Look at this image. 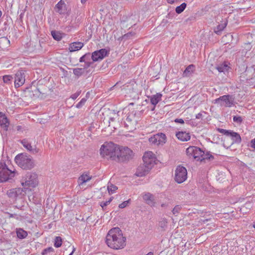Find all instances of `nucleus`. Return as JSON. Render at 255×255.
I'll use <instances>...</instances> for the list:
<instances>
[{
    "label": "nucleus",
    "instance_id": "f257e3e1",
    "mask_svg": "<svg viewBox=\"0 0 255 255\" xmlns=\"http://www.w3.org/2000/svg\"><path fill=\"white\" fill-rule=\"evenodd\" d=\"M101 154L118 162L127 163L132 160L134 153L128 147H120L112 142L104 144L100 148Z\"/></svg>",
    "mask_w": 255,
    "mask_h": 255
},
{
    "label": "nucleus",
    "instance_id": "f03ea898",
    "mask_svg": "<svg viewBox=\"0 0 255 255\" xmlns=\"http://www.w3.org/2000/svg\"><path fill=\"white\" fill-rule=\"evenodd\" d=\"M126 238L123 237L122 230L118 227L111 229L106 236V242L110 248L119 250L126 246Z\"/></svg>",
    "mask_w": 255,
    "mask_h": 255
},
{
    "label": "nucleus",
    "instance_id": "7ed1b4c3",
    "mask_svg": "<svg viewBox=\"0 0 255 255\" xmlns=\"http://www.w3.org/2000/svg\"><path fill=\"white\" fill-rule=\"evenodd\" d=\"M142 159L143 163L138 167L135 173V175L138 177H142L148 174L154 164V159L148 157V153L144 154Z\"/></svg>",
    "mask_w": 255,
    "mask_h": 255
},
{
    "label": "nucleus",
    "instance_id": "20e7f679",
    "mask_svg": "<svg viewBox=\"0 0 255 255\" xmlns=\"http://www.w3.org/2000/svg\"><path fill=\"white\" fill-rule=\"evenodd\" d=\"M14 160L18 166L23 169H31L35 165L32 158L26 153L18 154L15 157Z\"/></svg>",
    "mask_w": 255,
    "mask_h": 255
},
{
    "label": "nucleus",
    "instance_id": "39448f33",
    "mask_svg": "<svg viewBox=\"0 0 255 255\" xmlns=\"http://www.w3.org/2000/svg\"><path fill=\"white\" fill-rule=\"evenodd\" d=\"M37 184V175L35 173H27L21 180V185L26 189H28L29 187L34 188Z\"/></svg>",
    "mask_w": 255,
    "mask_h": 255
},
{
    "label": "nucleus",
    "instance_id": "423d86ee",
    "mask_svg": "<svg viewBox=\"0 0 255 255\" xmlns=\"http://www.w3.org/2000/svg\"><path fill=\"white\" fill-rule=\"evenodd\" d=\"M14 171L9 170L4 162H0V182H4L15 176Z\"/></svg>",
    "mask_w": 255,
    "mask_h": 255
},
{
    "label": "nucleus",
    "instance_id": "0eeeda50",
    "mask_svg": "<svg viewBox=\"0 0 255 255\" xmlns=\"http://www.w3.org/2000/svg\"><path fill=\"white\" fill-rule=\"evenodd\" d=\"M187 177V171L185 167L182 165L177 166L175 171V181L178 183H182Z\"/></svg>",
    "mask_w": 255,
    "mask_h": 255
},
{
    "label": "nucleus",
    "instance_id": "6e6552de",
    "mask_svg": "<svg viewBox=\"0 0 255 255\" xmlns=\"http://www.w3.org/2000/svg\"><path fill=\"white\" fill-rule=\"evenodd\" d=\"M235 98L232 95H226L220 96L215 100V103L219 104L221 106L231 107L234 105Z\"/></svg>",
    "mask_w": 255,
    "mask_h": 255
},
{
    "label": "nucleus",
    "instance_id": "1a4fd4ad",
    "mask_svg": "<svg viewBox=\"0 0 255 255\" xmlns=\"http://www.w3.org/2000/svg\"><path fill=\"white\" fill-rule=\"evenodd\" d=\"M109 54V50H107L105 48H102L93 52L91 55V59L93 60V62H96L102 60L107 56Z\"/></svg>",
    "mask_w": 255,
    "mask_h": 255
},
{
    "label": "nucleus",
    "instance_id": "9d476101",
    "mask_svg": "<svg viewBox=\"0 0 255 255\" xmlns=\"http://www.w3.org/2000/svg\"><path fill=\"white\" fill-rule=\"evenodd\" d=\"M25 71L19 70L15 74L14 86L18 88L23 85L25 81Z\"/></svg>",
    "mask_w": 255,
    "mask_h": 255
},
{
    "label": "nucleus",
    "instance_id": "9b49d317",
    "mask_svg": "<svg viewBox=\"0 0 255 255\" xmlns=\"http://www.w3.org/2000/svg\"><path fill=\"white\" fill-rule=\"evenodd\" d=\"M22 145L31 153L36 154L39 152V149L36 145L32 146L26 139H24L20 141Z\"/></svg>",
    "mask_w": 255,
    "mask_h": 255
},
{
    "label": "nucleus",
    "instance_id": "f8f14e48",
    "mask_svg": "<svg viewBox=\"0 0 255 255\" xmlns=\"http://www.w3.org/2000/svg\"><path fill=\"white\" fill-rule=\"evenodd\" d=\"M131 116L128 115L124 122L125 126L129 131L133 130L135 128L134 122L132 121Z\"/></svg>",
    "mask_w": 255,
    "mask_h": 255
},
{
    "label": "nucleus",
    "instance_id": "ddd939ff",
    "mask_svg": "<svg viewBox=\"0 0 255 255\" xmlns=\"http://www.w3.org/2000/svg\"><path fill=\"white\" fill-rule=\"evenodd\" d=\"M176 136L178 139L182 141H186L190 139V133L186 131H178L176 132Z\"/></svg>",
    "mask_w": 255,
    "mask_h": 255
},
{
    "label": "nucleus",
    "instance_id": "4468645a",
    "mask_svg": "<svg viewBox=\"0 0 255 255\" xmlns=\"http://www.w3.org/2000/svg\"><path fill=\"white\" fill-rule=\"evenodd\" d=\"M84 46V43L81 42H74L71 43L69 47L70 52H72L80 50Z\"/></svg>",
    "mask_w": 255,
    "mask_h": 255
},
{
    "label": "nucleus",
    "instance_id": "2eb2a0df",
    "mask_svg": "<svg viewBox=\"0 0 255 255\" xmlns=\"http://www.w3.org/2000/svg\"><path fill=\"white\" fill-rule=\"evenodd\" d=\"M143 199L150 206H154V196L152 194L150 193H147L143 196Z\"/></svg>",
    "mask_w": 255,
    "mask_h": 255
},
{
    "label": "nucleus",
    "instance_id": "dca6fc26",
    "mask_svg": "<svg viewBox=\"0 0 255 255\" xmlns=\"http://www.w3.org/2000/svg\"><path fill=\"white\" fill-rule=\"evenodd\" d=\"M162 97V94L158 93L155 95H152L150 97V102L152 105H154L153 108L152 109V111H153L155 106L156 104L161 100Z\"/></svg>",
    "mask_w": 255,
    "mask_h": 255
},
{
    "label": "nucleus",
    "instance_id": "f3484780",
    "mask_svg": "<svg viewBox=\"0 0 255 255\" xmlns=\"http://www.w3.org/2000/svg\"><path fill=\"white\" fill-rule=\"evenodd\" d=\"M56 11L60 14H64L65 12L66 5L62 0H60L56 5Z\"/></svg>",
    "mask_w": 255,
    "mask_h": 255
},
{
    "label": "nucleus",
    "instance_id": "a211bd4d",
    "mask_svg": "<svg viewBox=\"0 0 255 255\" xmlns=\"http://www.w3.org/2000/svg\"><path fill=\"white\" fill-rule=\"evenodd\" d=\"M229 136H230L233 140V143H240L242 141V138L240 135L233 130L231 131Z\"/></svg>",
    "mask_w": 255,
    "mask_h": 255
},
{
    "label": "nucleus",
    "instance_id": "6ab92c4d",
    "mask_svg": "<svg viewBox=\"0 0 255 255\" xmlns=\"http://www.w3.org/2000/svg\"><path fill=\"white\" fill-rule=\"evenodd\" d=\"M8 125L9 122L8 121V119L5 117L4 114L1 112H0V126L5 128L6 130H7V128H8Z\"/></svg>",
    "mask_w": 255,
    "mask_h": 255
},
{
    "label": "nucleus",
    "instance_id": "aec40b11",
    "mask_svg": "<svg viewBox=\"0 0 255 255\" xmlns=\"http://www.w3.org/2000/svg\"><path fill=\"white\" fill-rule=\"evenodd\" d=\"M227 25V20H226L223 23L218 24L216 27H215L214 30V32L217 34L218 35H220L221 33V32L226 27Z\"/></svg>",
    "mask_w": 255,
    "mask_h": 255
},
{
    "label": "nucleus",
    "instance_id": "412c9836",
    "mask_svg": "<svg viewBox=\"0 0 255 255\" xmlns=\"http://www.w3.org/2000/svg\"><path fill=\"white\" fill-rule=\"evenodd\" d=\"M202 155H204V151L200 148L196 146L194 154V158L196 159L197 161H201Z\"/></svg>",
    "mask_w": 255,
    "mask_h": 255
},
{
    "label": "nucleus",
    "instance_id": "4be33fe9",
    "mask_svg": "<svg viewBox=\"0 0 255 255\" xmlns=\"http://www.w3.org/2000/svg\"><path fill=\"white\" fill-rule=\"evenodd\" d=\"M51 35L54 39L57 41H60L63 37V35H65L64 33H61L59 31L52 30L51 32Z\"/></svg>",
    "mask_w": 255,
    "mask_h": 255
},
{
    "label": "nucleus",
    "instance_id": "5701e85b",
    "mask_svg": "<svg viewBox=\"0 0 255 255\" xmlns=\"http://www.w3.org/2000/svg\"><path fill=\"white\" fill-rule=\"evenodd\" d=\"M16 235L18 238L23 239L27 236V233L21 228L16 229Z\"/></svg>",
    "mask_w": 255,
    "mask_h": 255
},
{
    "label": "nucleus",
    "instance_id": "b1692460",
    "mask_svg": "<svg viewBox=\"0 0 255 255\" xmlns=\"http://www.w3.org/2000/svg\"><path fill=\"white\" fill-rule=\"evenodd\" d=\"M195 70V66L193 64L189 65L187 67L183 72L184 76H189Z\"/></svg>",
    "mask_w": 255,
    "mask_h": 255
},
{
    "label": "nucleus",
    "instance_id": "393cba45",
    "mask_svg": "<svg viewBox=\"0 0 255 255\" xmlns=\"http://www.w3.org/2000/svg\"><path fill=\"white\" fill-rule=\"evenodd\" d=\"M229 67L227 64L226 62L222 63L216 67V69L220 72H227L228 70Z\"/></svg>",
    "mask_w": 255,
    "mask_h": 255
},
{
    "label": "nucleus",
    "instance_id": "a878e982",
    "mask_svg": "<svg viewBox=\"0 0 255 255\" xmlns=\"http://www.w3.org/2000/svg\"><path fill=\"white\" fill-rule=\"evenodd\" d=\"M73 74L78 78L81 76L85 72V68H77L73 69Z\"/></svg>",
    "mask_w": 255,
    "mask_h": 255
},
{
    "label": "nucleus",
    "instance_id": "bb28decb",
    "mask_svg": "<svg viewBox=\"0 0 255 255\" xmlns=\"http://www.w3.org/2000/svg\"><path fill=\"white\" fill-rule=\"evenodd\" d=\"M20 191V189H12L7 191V195L10 198H15L17 197L18 195V192Z\"/></svg>",
    "mask_w": 255,
    "mask_h": 255
},
{
    "label": "nucleus",
    "instance_id": "cd10ccee",
    "mask_svg": "<svg viewBox=\"0 0 255 255\" xmlns=\"http://www.w3.org/2000/svg\"><path fill=\"white\" fill-rule=\"evenodd\" d=\"M214 159V157L211 154L210 151H207L206 153H205L204 151V155H202V158H201V161L208 160L209 161L213 160Z\"/></svg>",
    "mask_w": 255,
    "mask_h": 255
},
{
    "label": "nucleus",
    "instance_id": "c85d7f7f",
    "mask_svg": "<svg viewBox=\"0 0 255 255\" xmlns=\"http://www.w3.org/2000/svg\"><path fill=\"white\" fill-rule=\"evenodd\" d=\"M195 148H196V146H190L186 149V154L189 157H192L194 158V154Z\"/></svg>",
    "mask_w": 255,
    "mask_h": 255
},
{
    "label": "nucleus",
    "instance_id": "c756f323",
    "mask_svg": "<svg viewBox=\"0 0 255 255\" xmlns=\"http://www.w3.org/2000/svg\"><path fill=\"white\" fill-rule=\"evenodd\" d=\"M168 221L166 219H162L161 221L159 222L158 226L161 229L162 231H165L167 227Z\"/></svg>",
    "mask_w": 255,
    "mask_h": 255
},
{
    "label": "nucleus",
    "instance_id": "7c9ffc66",
    "mask_svg": "<svg viewBox=\"0 0 255 255\" xmlns=\"http://www.w3.org/2000/svg\"><path fill=\"white\" fill-rule=\"evenodd\" d=\"M91 177H90L87 174H82L79 178V181L80 182V184H83L86 182L90 180Z\"/></svg>",
    "mask_w": 255,
    "mask_h": 255
},
{
    "label": "nucleus",
    "instance_id": "2f4dec72",
    "mask_svg": "<svg viewBox=\"0 0 255 255\" xmlns=\"http://www.w3.org/2000/svg\"><path fill=\"white\" fill-rule=\"evenodd\" d=\"M157 135H159L158 139L159 141L158 143L159 144L163 145L164 144L166 141V137L164 133H158Z\"/></svg>",
    "mask_w": 255,
    "mask_h": 255
},
{
    "label": "nucleus",
    "instance_id": "473e14b6",
    "mask_svg": "<svg viewBox=\"0 0 255 255\" xmlns=\"http://www.w3.org/2000/svg\"><path fill=\"white\" fill-rule=\"evenodd\" d=\"M187 6V4L185 2H183L180 5L177 6L175 8V11L177 14L182 13L185 9Z\"/></svg>",
    "mask_w": 255,
    "mask_h": 255
},
{
    "label": "nucleus",
    "instance_id": "72a5a7b5",
    "mask_svg": "<svg viewBox=\"0 0 255 255\" xmlns=\"http://www.w3.org/2000/svg\"><path fill=\"white\" fill-rule=\"evenodd\" d=\"M91 58V55L90 53H87L83 55L81 57H80L79 59L80 62H86L87 61H89Z\"/></svg>",
    "mask_w": 255,
    "mask_h": 255
},
{
    "label": "nucleus",
    "instance_id": "f704fd0d",
    "mask_svg": "<svg viewBox=\"0 0 255 255\" xmlns=\"http://www.w3.org/2000/svg\"><path fill=\"white\" fill-rule=\"evenodd\" d=\"M10 28L9 25L8 24L7 21H5L3 24L0 26V32L2 33H5Z\"/></svg>",
    "mask_w": 255,
    "mask_h": 255
},
{
    "label": "nucleus",
    "instance_id": "c9c22d12",
    "mask_svg": "<svg viewBox=\"0 0 255 255\" xmlns=\"http://www.w3.org/2000/svg\"><path fill=\"white\" fill-rule=\"evenodd\" d=\"M118 189V187L116 185L109 183L108 184V190L110 194L114 193Z\"/></svg>",
    "mask_w": 255,
    "mask_h": 255
},
{
    "label": "nucleus",
    "instance_id": "e433bc0d",
    "mask_svg": "<svg viewBox=\"0 0 255 255\" xmlns=\"http://www.w3.org/2000/svg\"><path fill=\"white\" fill-rule=\"evenodd\" d=\"M159 136V135H154L153 136L150 137L149 138V141L152 144H156V145H159V144L158 143L159 139L158 138Z\"/></svg>",
    "mask_w": 255,
    "mask_h": 255
},
{
    "label": "nucleus",
    "instance_id": "4c0bfd02",
    "mask_svg": "<svg viewBox=\"0 0 255 255\" xmlns=\"http://www.w3.org/2000/svg\"><path fill=\"white\" fill-rule=\"evenodd\" d=\"M88 93L86 94V97L83 98L81 99V100L76 105V107L78 109L81 108L85 104L87 100Z\"/></svg>",
    "mask_w": 255,
    "mask_h": 255
},
{
    "label": "nucleus",
    "instance_id": "58836bf2",
    "mask_svg": "<svg viewBox=\"0 0 255 255\" xmlns=\"http://www.w3.org/2000/svg\"><path fill=\"white\" fill-rule=\"evenodd\" d=\"M62 244V239L60 237H56L54 242V246L56 248H59Z\"/></svg>",
    "mask_w": 255,
    "mask_h": 255
},
{
    "label": "nucleus",
    "instance_id": "ea45409f",
    "mask_svg": "<svg viewBox=\"0 0 255 255\" xmlns=\"http://www.w3.org/2000/svg\"><path fill=\"white\" fill-rule=\"evenodd\" d=\"M3 82L6 84H10L13 79L12 76L11 75H4L2 78Z\"/></svg>",
    "mask_w": 255,
    "mask_h": 255
},
{
    "label": "nucleus",
    "instance_id": "a19ab883",
    "mask_svg": "<svg viewBox=\"0 0 255 255\" xmlns=\"http://www.w3.org/2000/svg\"><path fill=\"white\" fill-rule=\"evenodd\" d=\"M217 130L226 136H229L230 133L231 132V130H227L223 128H218Z\"/></svg>",
    "mask_w": 255,
    "mask_h": 255
},
{
    "label": "nucleus",
    "instance_id": "79ce46f5",
    "mask_svg": "<svg viewBox=\"0 0 255 255\" xmlns=\"http://www.w3.org/2000/svg\"><path fill=\"white\" fill-rule=\"evenodd\" d=\"M233 121L237 124H240L243 122V119L241 116H233Z\"/></svg>",
    "mask_w": 255,
    "mask_h": 255
},
{
    "label": "nucleus",
    "instance_id": "37998d69",
    "mask_svg": "<svg viewBox=\"0 0 255 255\" xmlns=\"http://www.w3.org/2000/svg\"><path fill=\"white\" fill-rule=\"evenodd\" d=\"M195 19H196V17L194 15H191L190 16H189V17L186 18L184 22L186 24H189V23H191V22L194 21L195 20Z\"/></svg>",
    "mask_w": 255,
    "mask_h": 255
},
{
    "label": "nucleus",
    "instance_id": "c03bdc74",
    "mask_svg": "<svg viewBox=\"0 0 255 255\" xmlns=\"http://www.w3.org/2000/svg\"><path fill=\"white\" fill-rule=\"evenodd\" d=\"M54 252V249L52 247H48L46 249H45L44 250H43L41 254L42 255H47L48 253H51V252Z\"/></svg>",
    "mask_w": 255,
    "mask_h": 255
},
{
    "label": "nucleus",
    "instance_id": "a18cd8bd",
    "mask_svg": "<svg viewBox=\"0 0 255 255\" xmlns=\"http://www.w3.org/2000/svg\"><path fill=\"white\" fill-rule=\"evenodd\" d=\"M130 201V199H128L127 201L123 202L122 203L120 204L119 205V207L121 209L126 207L128 205V204L129 203Z\"/></svg>",
    "mask_w": 255,
    "mask_h": 255
},
{
    "label": "nucleus",
    "instance_id": "49530a36",
    "mask_svg": "<svg viewBox=\"0 0 255 255\" xmlns=\"http://www.w3.org/2000/svg\"><path fill=\"white\" fill-rule=\"evenodd\" d=\"M181 209V206L180 205H176L173 209L172 212L173 214H175L176 213H178Z\"/></svg>",
    "mask_w": 255,
    "mask_h": 255
},
{
    "label": "nucleus",
    "instance_id": "de8ad7c7",
    "mask_svg": "<svg viewBox=\"0 0 255 255\" xmlns=\"http://www.w3.org/2000/svg\"><path fill=\"white\" fill-rule=\"evenodd\" d=\"M9 40L5 37H2L0 38V44L2 43H6L9 44Z\"/></svg>",
    "mask_w": 255,
    "mask_h": 255
},
{
    "label": "nucleus",
    "instance_id": "09e8293b",
    "mask_svg": "<svg viewBox=\"0 0 255 255\" xmlns=\"http://www.w3.org/2000/svg\"><path fill=\"white\" fill-rule=\"evenodd\" d=\"M134 34V33L129 32L127 33V34H125L123 36V39L127 40V39H128L130 37V36H132Z\"/></svg>",
    "mask_w": 255,
    "mask_h": 255
},
{
    "label": "nucleus",
    "instance_id": "8fccbe9b",
    "mask_svg": "<svg viewBox=\"0 0 255 255\" xmlns=\"http://www.w3.org/2000/svg\"><path fill=\"white\" fill-rule=\"evenodd\" d=\"M80 93H81V91H78L76 93L72 94L70 96V98H72L73 100H75L80 95Z\"/></svg>",
    "mask_w": 255,
    "mask_h": 255
},
{
    "label": "nucleus",
    "instance_id": "3c124183",
    "mask_svg": "<svg viewBox=\"0 0 255 255\" xmlns=\"http://www.w3.org/2000/svg\"><path fill=\"white\" fill-rule=\"evenodd\" d=\"M93 61L92 62L87 61L86 62H84L85 65L83 68H85V70L91 66V65L93 63Z\"/></svg>",
    "mask_w": 255,
    "mask_h": 255
},
{
    "label": "nucleus",
    "instance_id": "603ef678",
    "mask_svg": "<svg viewBox=\"0 0 255 255\" xmlns=\"http://www.w3.org/2000/svg\"><path fill=\"white\" fill-rule=\"evenodd\" d=\"M109 204V203L107 201L102 202L100 203V206L102 207L103 210H104V207L107 206Z\"/></svg>",
    "mask_w": 255,
    "mask_h": 255
},
{
    "label": "nucleus",
    "instance_id": "864d4df0",
    "mask_svg": "<svg viewBox=\"0 0 255 255\" xmlns=\"http://www.w3.org/2000/svg\"><path fill=\"white\" fill-rule=\"evenodd\" d=\"M174 122L176 123H180L181 124H183L184 123V120L182 119H176L174 120Z\"/></svg>",
    "mask_w": 255,
    "mask_h": 255
},
{
    "label": "nucleus",
    "instance_id": "5fc2aeb1",
    "mask_svg": "<svg viewBox=\"0 0 255 255\" xmlns=\"http://www.w3.org/2000/svg\"><path fill=\"white\" fill-rule=\"evenodd\" d=\"M251 147L255 149V138L251 140Z\"/></svg>",
    "mask_w": 255,
    "mask_h": 255
},
{
    "label": "nucleus",
    "instance_id": "6e6d98bb",
    "mask_svg": "<svg viewBox=\"0 0 255 255\" xmlns=\"http://www.w3.org/2000/svg\"><path fill=\"white\" fill-rule=\"evenodd\" d=\"M175 15V13L174 12H169L167 15L166 16V17L169 18H172L174 15Z\"/></svg>",
    "mask_w": 255,
    "mask_h": 255
},
{
    "label": "nucleus",
    "instance_id": "4d7b16f0",
    "mask_svg": "<svg viewBox=\"0 0 255 255\" xmlns=\"http://www.w3.org/2000/svg\"><path fill=\"white\" fill-rule=\"evenodd\" d=\"M202 114L201 113H199L197 115H196V118L197 119H202Z\"/></svg>",
    "mask_w": 255,
    "mask_h": 255
},
{
    "label": "nucleus",
    "instance_id": "13d9d810",
    "mask_svg": "<svg viewBox=\"0 0 255 255\" xmlns=\"http://www.w3.org/2000/svg\"><path fill=\"white\" fill-rule=\"evenodd\" d=\"M8 215V217L9 218H14L15 217V216H17L16 214H10V213H7Z\"/></svg>",
    "mask_w": 255,
    "mask_h": 255
},
{
    "label": "nucleus",
    "instance_id": "bf43d9fd",
    "mask_svg": "<svg viewBox=\"0 0 255 255\" xmlns=\"http://www.w3.org/2000/svg\"><path fill=\"white\" fill-rule=\"evenodd\" d=\"M115 118L114 117H110V120H109V123H110V122H114L115 121Z\"/></svg>",
    "mask_w": 255,
    "mask_h": 255
},
{
    "label": "nucleus",
    "instance_id": "052dcab7",
    "mask_svg": "<svg viewBox=\"0 0 255 255\" xmlns=\"http://www.w3.org/2000/svg\"><path fill=\"white\" fill-rule=\"evenodd\" d=\"M113 197H111V198L109 199V200H108V201H107V202H108V203L110 204V203L112 202V201L113 200Z\"/></svg>",
    "mask_w": 255,
    "mask_h": 255
},
{
    "label": "nucleus",
    "instance_id": "680f3d73",
    "mask_svg": "<svg viewBox=\"0 0 255 255\" xmlns=\"http://www.w3.org/2000/svg\"><path fill=\"white\" fill-rule=\"evenodd\" d=\"M87 0H81V2L82 3L84 4Z\"/></svg>",
    "mask_w": 255,
    "mask_h": 255
},
{
    "label": "nucleus",
    "instance_id": "e2e57ef3",
    "mask_svg": "<svg viewBox=\"0 0 255 255\" xmlns=\"http://www.w3.org/2000/svg\"><path fill=\"white\" fill-rule=\"evenodd\" d=\"M75 249L74 248L73 251H72V252L69 255H72L73 253H74V252L75 251Z\"/></svg>",
    "mask_w": 255,
    "mask_h": 255
},
{
    "label": "nucleus",
    "instance_id": "0e129e2a",
    "mask_svg": "<svg viewBox=\"0 0 255 255\" xmlns=\"http://www.w3.org/2000/svg\"><path fill=\"white\" fill-rule=\"evenodd\" d=\"M22 16H23V14H22V13H21V14H20V15H19V18H20V19H22Z\"/></svg>",
    "mask_w": 255,
    "mask_h": 255
},
{
    "label": "nucleus",
    "instance_id": "69168bd1",
    "mask_svg": "<svg viewBox=\"0 0 255 255\" xmlns=\"http://www.w3.org/2000/svg\"><path fill=\"white\" fill-rule=\"evenodd\" d=\"M166 206V205L165 204H162L161 207H165Z\"/></svg>",
    "mask_w": 255,
    "mask_h": 255
},
{
    "label": "nucleus",
    "instance_id": "338daca9",
    "mask_svg": "<svg viewBox=\"0 0 255 255\" xmlns=\"http://www.w3.org/2000/svg\"><path fill=\"white\" fill-rule=\"evenodd\" d=\"M36 90H37L39 93H42V92L40 91L39 89L37 88V89H36Z\"/></svg>",
    "mask_w": 255,
    "mask_h": 255
},
{
    "label": "nucleus",
    "instance_id": "774afa93",
    "mask_svg": "<svg viewBox=\"0 0 255 255\" xmlns=\"http://www.w3.org/2000/svg\"><path fill=\"white\" fill-rule=\"evenodd\" d=\"M253 227L255 229V222L254 223V224L253 225Z\"/></svg>",
    "mask_w": 255,
    "mask_h": 255
}]
</instances>
